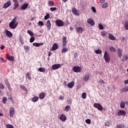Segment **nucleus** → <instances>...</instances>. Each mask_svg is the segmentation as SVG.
I'll list each match as a JSON object with an SVG mask.
<instances>
[{"mask_svg": "<svg viewBox=\"0 0 128 128\" xmlns=\"http://www.w3.org/2000/svg\"><path fill=\"white\" fill-rule=\"evenodd\" d=\"M70 106L68 105L65 106V108H64L65 112H70Z\"/></svg>", "mask_w": 128, "mask_h": 128, "instance_id": "32", "label": "nucleus"}, {"mask_svg": "<svg viewBox=\"0 0 128 128\" xmlns=\"http://www.w3.org/2000/svg\"><path fill=\"white\" fill-rule=\"evenodd\" d=\"M0 88L1 90H4V84L2 82H0Z\"/></svg>", "mask_w": 128, "mask_h": 128, "instance_id": "50", "label": "nucleus"}, {"mask_svg": "<svg viewBox=\"0 0 128 128\" xmlns=\"http://www.w3.org/2000/svg\"><path fill=\"white\" fill-rule=\"evenodd\" d=\"M108 4L106 2L104 4L102 5V8H108Z\"/></svg>", "mask_w": 128, "mask_h": 128, "instance_id": "44", "label": "nucleus"}, {"mask_svg": "<svg viewBox=\"0 0 128 128\" xmlns=\"http://www.w3.org/2000/svg\"><path fill=\"white\" fill-rule=\"evenodd\" d=\"M100 4H104L106 2V0H100Z\"/></svg>", "mask_w": 128, "mask_h": 128, "instance_id": "62", "label": "nucleus"}, {"mask_svg": "<svg viewBox=\"0 0 128 128\" xmlns=\"http://www.w3.org/2000/svg\"><path fill=\"white\" fill-rule=\"evenodd\" d=\"M8 100V98L4 97L2 98V102L3 104H6V100Z\"/></svg>", "mask_w": 128, "mask_h": 128, "instance_id": "49", "label": "nucleus"}, {"mask_svg": "<svg viewBox=\"0 0 128 128\" xmlns=\"http://www.w3.org/2000/svg\"><path fill=\"white\" fill-rule=\"evenodd\" d=\"M46 26L48 30H50V28H52V24L50 23V20H47Z\"/></svg>", "mask_w": 128, "mask_h": 128, "instance_id": "10", "label": "nucleus"}, {"mask_svg": "<svg viewBox=\"0 0 128 128\" xmlns=\"http://www.w3.org/2000/svg\"><path fill=\"white\" fill-rule=\"evenodd\" d=\"M128 60V57L127 55H125L122 56V62H126Z\"/></svg>", "mask_w": 128, "mask_h": 128, "instance_id": "30", "label": "nucleus"}, {"mask_svg": "<svg viewBox=\"0 0 128 128\" xmlns=\"http://www.w3.org/2000/svg\"><path fill=\"white\" fill-rule=\"evenodd\" d=\"M117 54L119 58H120L122 56V50L120 48H118V52Z\"/></svg>", "mask_w": 128, "mask_h": 128, "instance_id": "15", "label": "nucleus"}, {"mask_svg": "<svg viewBox=\"0 0 128 128\" xmlns=\"http://www.w3.org/2000/svg\"><path fill=\"white\" fill-rule=\"evenodd\" d=\"M60 68V64H54L52 66V68L53 70H58Z\"/></svg>", "mask_w": 128, "mask_h": 128, "instance_id": "11", "label": "nucleus"}, {"mask_svg": "<svg viewBox=\"0 0 128 128\" xmlns=\"http://www.w3.org/2000/svg\"><path fill=\"white\" fill-rule=\"evenodd\" d=\"M107 32L106 31H102L101 32V36H106Z\"/></svg>", "mask_w": 128, "mask_h": 128, "instance_id": "45", "label": "nucleus"}, {"mask_svg": "<svg viewBox=\"0 0 128 128\" xmlns=\"http://www.w3.org/2000/svg\"><path fill=\"white\" fill-rule=\"evenodd\" d=\"M98 26L100 30H102L104 28V26L101 24H98Z\"/></svg>", "mask_w": 128, "mask_h": 128, "instance_id": "51", "label": "nucleus"}, {"mask_svg": "<svg viewBox=\"0 0 128 128\" xmlns=\"http://www.w3.org/2000/svg\"><path fill=\"white\" fill-rule=\"evenodd\" d=\"M122 92H128V86H125L122 88Z\"/></svg>", "mask_w": 128, "mask_h": 128, "instance_id": "37", "label": "nucleus"}, {"mask_svg": "<svg viewBox=\"0 0 128 128\" xmlns=\"http://www.w3.org/2000/svg\"><path fill=\"white\" fill-rule=\"evenodd\" d=\"M4 46H2L0 47V50H4Z\"/></svg>", "mask_w": 128, "mask_h": 128, "instance_id": "64", "label": "nucleus"}, {"mask_svg": "<svg viewBox=\"0 0 128 128\" xmlns=\"http://www.w3.org/2000/svg\"><path fill=\"white\" fill-rule=\"evenodd\" d=\"M126 114V111L120 110L118 112V116H124Z\"/></svg>", "mask_w": 128, "mask_h": 128, "instance_id": "14", "label": "nucleus"}, {"mask_svg": "<svg viewBox=\"0 0 128 128\" xmlns=\"http://www.w3.org/2000/svg\"><path fill=\"white\" fill-rule=\"evenodd\" d=\"M6 36H8V38H12V32H10V31H9L8 30H6Z\"/></svg>", "mask_w": 128, "mask_h": 128, "instance_id": "13", "label": "nucleus"}, {"mask_svg": "<svg viewBox=\"0 0 128 128\" xmlns=\"http://www.w3.org/2000/svg\"><path fill=\"white\" fill-rule=\"evenodd\" d=\"M72 70L74 72H80L81 68L80 66H75Z\"/></svg>", "mask_w": 128, "mask_h": 128, "instance_id": "7", "label": "nucleus"}, {"mask_svg": "<svg viewBox=\"0 0 128 128\" xmlns=\"http://www.w3.org/2000/svg\"><path fill=\"white\" fill-rule=\"evenodd\" d=\"M56 24L58 26H64V22L62 20H58L56 21Z\"/></svg>", "mask_w": 128, "mask_h": 128, "instance_id": "5", "label": "nucleus"}, {"mask_svg": "<svg viewBox=\"0 0 128 128\" xmlns=\"http://www.w3.org/2000/svg\"><path fill=\"white\" fill-rule=\"evenodd\" d=\"M82 98H83V100H86V93L83 92L82 94Z\"/></svg>", "mask_w": 128, "mask_h": 128, "instance_id": "38", "label": "nucleus"}, {"mask_svg": "<svg viewBox=\"0 0 128 128\" xmlns=\"http://www.w3.org/2000/svg\"><path fill=\"white\" fill-rule=\"evenodd\" d=\"M64 96H60L59 97V100H64Z\"/></svg>", "mask_w": 128, "mask_h": 128, "instance_id": "60", "label": "nucleus"}, {"mask_svg": "<svg viewBox=\"0 0 128 128\" xmlns=\"http://www.w3.org/2000/svg\"><path fill=\"white\" fill-rule=\"evenodd\" d=\"M94 108H98V110H104V108H102V106L99 103H94Z\"/></svg>", "mask_w": 128, "mask_h": 128, "instance_id": "4", "label": "nucleus"}, {"mask_svg": "<svg viewBox=\"0 0 128 128\" xmlns=\"http://www.w3.org/2000/svg\"><path fill=\"white\" fill-rule=\"evenodd\" d=\"M99 82H100V84H104V81L102 80H100Z\"/></svg>", "mask_w": 128, "mask_h": 128, "instance_id": "61", "label": "nucleus"}, {"mask_svg": "<svg viewBox=\"0 0 128 128\" xmlns=\"http://www.w3.org/2000/svg\"><path fill=\"white\" fill-rule=\"evenodd\" d=\"M48 18H50V14L47 13L46 14V16H44V19L45 20H48Z\"/></svg>", "mask_w": 128, "mask_h": 128, "instance_id": "43", "label": "nucleus"}, {"mask_svg": "<svg viewBox=\"0 0 128 128\" xmlns=\"http://www.w3.org/2000/svg\"><path fill=\"white\" fill-rule=\"evenodd\" d=\"M19 40L22 44H24V40H22V36L20 37Z\"/></svg>", "mask_w": 128, "mask_h": 128, "instance_id": "47", "label": "nucleus"}, {"mask_svg": "<svg viewBox=\"0 0 128 128\" xmlns=\"http://www.w3.org/2000/svg\"><path fill=\"white\" fill-rule=\"evenodd\" d=\"M124 128V125L122 124H118L116 127V128Z\"/></svg>", "mask_w": 128, "mask_h": 128, "instance_id": "31", "label": "nucleus"}, {"mask_svg": "<svg viewBox=\"0 0 128 128\" xmlns=\"http://www.w3.org/2000/svg\"><path fill=\"white\" fill-rule=\"evenodd\" d=\"M109 49L111 52H116V49L114 46L110 47Z\"/></svg>", "mask_w": 128, "mask_h": 128, "instance_id": "25", "label": "nucleus"}, {"mask_svg": "<svg viewBox=\"0 0 128 128\" xmlns=\"http://www.w3.org/2000/svg\"><path fill=\"white\" fill-rule=\"evenodd\" d=\"M28 3L24 4L21 6V10H26L28 8Z\"/></svg>", "mask_w": 128, "mask_h": 128, "instance_id": "21", "label": "nucleus"}, {"mask_svg": "<svg viewBox=\"0 0 128 128\" xmlns=\"http://www.w3.org/2000/svg\"><path fill=\"white\" fill-rule=\"evenodd\" d=\"M6 86H7L8 90L10 92H12V88L10 87V84L9 85H7Z\"/></svg>", "mask_w": 128, "mask_h": 128, "instance_id": "58", "label": "nucleus"}, {"mask_svg": "<svg viewBox=\"0 0 128 128\" xmlns=\"http://www.w3.org/2000/svg\"><path fill=\"white\" fill-rule=\"evenodd\" d=\"M27 34H28L30 36H34V32H32L30 30H28Z\"/></svg>", "mask_w": 128, "mask_h": 128, "instance_id": "36", "label": "nucleus"}, {"mask_svg": "<svg viewBox=\"0 0 128 128\" xmlns=\"http://www.w3.org/2000/svg\"><path fill=\"white\" fill-rule=\"evenodd\" d=\"M45 96H46V94H44V93H40L39 94V98H40V100H44Z\"/></svg>", "mask_w": 128, "mask_h": 128, "instance_id": "26", "label": "nucleus"}, {"mask_svg": "<svg viewBox=\"0 0 128 128\" xmlns=\"http://www.w3.org/2000/svg\"><path fill=\"white\" fill-rule=\"evenodd\" d=\"M16 22V17H14L9 24V27L10 28H12V30H14L15 28H16L18 23Z\"/></svg>", "mask_w": 128, "mask_h": 128, "instance_id": "2", "label": "nucleus"}, {"mask_svg": "<svg viewBox=\"0 0 128 128\" xmlns=\"http://www.w3.org/2000/svg\"><path fill=\"white\" fill-rule=\"evenodd\" d=\"M6 126L7 128H14V126H12V125L10 124H7L6 125Z\"/></svg>", "mask_w": 128, "mask_h": 128, "instance_id": "48", "label": "nucleus"}, {"mask_svg": "<svg viewBox=\"0 0 128 128\" xmlns=\"http://www.w3.org/2000/svg\"><path fill=\"white\" fill-rule=\"evenodd\" d=\"M10 118H14V107H11L10 110Z\"/></svg>", "mask_w": 128, "mask_h": 128, "instance_id": "9", "label": "nucleus"}, {"mask_svg": "<svg viewBox=\"0 0 128 128\" xmlns=\"http://www.w3.org/2000/svg\"><path fill=\"white\" fill-rule=\"evenodd\" d=\"M120 106L121 108H124V107L126 106V104H124V102H122L120 104Z\"/></svg>", "mask_w": 128, "mask_h": 128, "instance_id": "42", "label": "nucleus"}, {"mask_svg": "<svg viewBox=\"0 0 128 128\" xmlns=\"http://www.w3.org/2000/svg\"><path fill=\"white\" fill-rule=\"evenodd\" d=\"M90 74H88L85 75L83 78V80H84V82H88V80H90Z\"/></svg>", "mask_w": 128, "mask_h": 128, "instance_id": "22", "label": "nucleus"}, {"mask_svg": "<svg viewBox=\"0 0 128 128\" xmlns=\"http://www.w3.org/2000/svg\"><path fill=\"white\" fill-rule=\"evenodd\" d=\"M92 10L93 12H96V8L92 6Z\"/></svg>", "mask_w": 128, "mask_h": 128, "instance_id": "59", "label": "nucleus"}, {"mask_svg": "<svg viewBox=\"0 0 128 128\" xmlns=\"http://www.w3.org/2000/svg\"><path fill=\"white\" fill-rule=\"evenodd\" d=\"M104 58L106 62H110V56L107 51L104 52Z\"/></svg>", "mask_w": 128, "mask_h": 128, "instance_id": "3", "label": "nucleus"}, {"mask_svg": "<svg viewBox=\"0 0 128 128\" xmlns=\"http://www.w3.org/2000/svg\"><path fill=\"white\" fill-rule=\"evenodd\" d=\"M38 70L39 72H46V68H40L38 69Z\"/></svg>", "mask_w": 128, "mask_h": 128, "instance_id": "33", "label": "nucleus"}, {"mask_svg": "<svg viewBox=\"0 0 128 128\" xmlns=\"http://www.w3.org/2000/svg\"><path fill=\"white\" fill-rule=\"evenodd\" d=\"M67 86L69 88H72L74 86V81H72V82L68 83Z\"/></svg>", "mask_w": 128, "mask_h": 128, "instance_id": "17", "label": "nucleus"}, {"mask_svg": "<svg viewBox=\"0 0 128 128\" xmlns=\"http://www.w3.org/2000/svg\"><path fill=\"white\" fill-rule=\"evenodd\" d=\"M76 28L78 34H82V32H84V28L82 27H76Z\"/></svg>", "mask_w": 128, "mask_h": 128, "instance_id": "16", "label": "nucleus"}, {"mask_svg": "<svg viewBox=\"0 0 128 128\" xmlns=\"http://www.w3.org/2000/svg\"><path fill=\"white\" fill-rule=\"evenodd\" d=\"M4 82H5L6 86L10 85V82H8V79H6L4 80Z\"/></svg>", "mask_w": 128, "mask_h": 128, "instance_id": "54", "label": "nucleus"}, {"mask_svg": "<svg viewBox=\"0 0 128 128\" xmlns=\"http://www.w3.org/2000/svg\"><path fill=\"white\" fill-rule=\"evenodd\" d=\"M87 22L90 24V26H94L95 24L94 21L92 18H89L87 20Z\"/></svg>", "mask_w": 128, "mask_h": 128, "instance_id": "19", "label": "nucleus"}, {"mask_svg": "<svg viewBox=\"0 0 128 128\" xmlns=\"http://www.w3.org/2000/svg\"><path fill=\"white\" fill-rule=\"evenodd\" d=\"M20 88H21V90H24L25 92H28V89H26V88L23 85H20Z\"/></svg>", "mask_w": 128, "mask_h": 128, "instance_id": "40", "label": "nucleus"}, {"mask_svg": "<svg viewBox=\"0 0 128 128\" xmlns=\"http://www.w3.org/2000/svg\"><path fill=\"white\" fill-rule=\"evenodd\" d=\"M60 120H62V122H66V116L64 114H62L60 117Z\"/></svg>", "mask_w": 128, "mask_h": 128, "instance_id": "20", "label": "nucleus"}, {"mask_svg": "<svg viewBox=\"0 0 128 128\" xmlns=\"http://www.w3.org/2000/svg\"><path fill=\"white\" fill-rule=\"evenodd\" d=\"M67 44L68 41H66V37H63V38H62V46L64 48L62 50V54H66V52H68V48H66V46Z\"/></svg>", "mask_w": 128, "mask_h": 128, "instance_id": "1", "label": "nucleus"}, {"mask_svg": "<svg viewBox=\"0 0 128 128\" xmlns=\"http://www.w3.org/2000/svg\"><path fill=\"white\" fill-rule=\"evenodd\" d=\"M72 12L75 14V16H78V10L76 8H72Z\"/></svg>", "mask_w": 128, "mask_h": 128, "instance_id": "24", "label": "nucleus"}, {"mask_svg": "<svg viewBox=\"0 0 128 128\" xmlns=\"http://www.w3.org/2000/svg\"><path fill=\"white\" fill-rule=\"evenodd\" d=\"M30 42H34V36H32L30 38Z\"/></svg>", "mask_w": 128, "mask_h": 128, "instance_id": "52", "label": "nucleus"}, {"mask_svg": "<svg viewBox=\"0 0 128 128\" xmlns=\"http://www.w3.org/2000/svg\"><path fill=\"white\" fill-rule=\"evenodd\" d=\"M74 58H73V60H76V59L78 58V54L76 52L74 53Z\"/></svg>", "mask_w": 128, "mask_h": 128, "instance_id": "46", "label": "nucleus"}, {"mask_svg": "<svg viewBox=\"0 0 128 128\" xmlns=\"http://www.w3.org/2000/svg\"><path fill=\"white\" fill-rule=\"evenodd\" d=\"M58 48V44L54 43L52 48V50H56Z\"/></svg>", "mask_w": 128, "mask_h": 128, "instance_id": "23", "label": "nucleus"}, {"mask_svg": "<svg viewBox=\"0 0 128 128\" xmlns=\"http://www.w3.org/2000/svg\"><path fill=\"white\" fill-rule=\"evenodd\" d=\"M38 100V96H34L32 98V102H36Z\"/></svg>", "mask_w": 128, "mask_h": 128, "instance_id": "28", "label": "nucleus"}, {"mask_svg": "<svg viewBox=\"0 0 128 128\" xmlns=\"http://www.w3.org/2000/svg\"><path fill=\"white\" fill-rule=\"evenodd\" d=\"M6 58L8 60H11L12 62L14 60V56H10L8 54H6Z\"/></svg>", "mask_w": 128, "mask_h": 128, "instance_id": "12", "label": "nucleus"}, {"mask_svg": "<svg viewBox=\"0 0 128 128\" xmlns=\"http://www.w3.org/2000/svg\"><path fill=\"white\" fill-rule=\"evenodd\" d=\"M124 82L126 84H128V80H125Z\"/></svg>", "mask_w": 128, "mask_h": 128, "instance_id": "63", "label": "nucleus"}, {"mask_svg": "<svg viewBox=\"0 0 128 128\" xmlns=\"http://www.w3.org/2000/svg\"><path fill=\"white\" fill-rule=\"evenodd\" d=\"M38 26H44V22H42V21H39L38 23Z\"/></svg>", "mask_w": 128, "mask_h": 128, "instance_id": "55", "label": "nucleus"}, {"mask_svg": "<svg viewBox=\"0 0 128 128\" xmlns=\"http://www.w3.org/2000/svg\"><path fill=\"white\" fill-rule=\"evenodd\" d=\"M33 46H36V47H38V46H43L44 45V43H33L32 44Z\"/></svg>", "mask_w": 128, "mask_h": 128, "instance_id": "27", "label": "nucleus"}, {"mask_svg": "<svg viewBox=\"0 0 128 128\" xmlns=\"http://www.w3.org/2000/svg\"><path fill=\"white\" fill-rule=\"evenodd\" d=\"M104 124H105L106 126H110V122H107L104 123Z\"/></svg>", "mask_w": 128, "mask_h": 128, "instance_id": "56", "label": "nucleus"}, {"mask_svg": "<svg viewBox=\"0 0 128 128\" xmlns=\"http://www.w3.org/2000/svg\"><path fill=\"white\" fill-rule=\"evenodd\" d=\"M56 10V7H53V8H50V10H51V12H54V10Z\"/></svg>", "mask_w": 128, "mask_h": 128, "instance_id": "57", "label": "nucleus"}, {"mask_svg": "<svg viewBox=\"0 0 128 128\" xmlns=\"http://www.w3.org/2000/svg\"><path fill=\"white\" fill-rule=\"evenodd\" d=\"M86 124H90V122H92L90 121V119H86Z\"/></svg>", "mask_w": 128, "mask_h": 128, "instance_id": "53", "label": "nucleus"}, {"mask_svg": "<svg viewBox=\"0 0 128 128\" xmlns=\"http://www.w3.org/2000/svg\"><path fill=\"white\" fill-rule=\"evenodd\" d=\"M102 52V51L101 50H95V54H100Z\"/></svg>", "mask_w": 128, "mask_h": 128, "instance_id": "41", "label": "nucleus"}, {"mask_svg": "<svg viewBox=\"0 0 128 128\" xmlns=\"http://www.w3.org/2000/svg\"><path fill=\"white\" fill-rule=\"evenodd\" d=\"M14 2V7L13 8L14 10H16V8H18L20 6V4L18 3V0H13Z\"/></svg>", "mask_w": 128, "mask_h": 128, "instance_id": "6", "label": "nucleus"}, {"mask_svg": "<svg viewBox=\"0 0 128 128\" xmlns=\"http://www.w3.org/2000/svg\"><path fill=\"white\" fill-rule=\"evenodd\" d=\"M10 6H12V2L8 1L4 4L3 8H8Z\"/></svg>", "mask_w": 128, "mask_h": 128, "instance_id": "8", "label": "nucleus"}, {"mask_svg": "<svg viewBox=\"0 0 128 128\" xmlns=\"http://www.w3.org/2000/svg\"><path fill=\"white\" fill-rule=\"evenodd\" d=\"M108 39L110 40H116V38L114 37V35H112V34L109 33L108 34Z\"/></svg>", "mask_w": 128, "mask_h": 128, "instance_id": "18", "label": "nucleus"}, {"mask_svg": "<svg viewBox=\"0 0 128 128\" xmlns=\"http://www.w3.org/2000/svg\"><path fill=\"white\" fill-rule=\"evenodd\" d=\"M48 5L49 6H54V3L52 1L50 0L48 2Z\"/></svg>", "mask_w": 128, "mask_h": 128, "instance_id": "34", "label": "nucleus"}, {"mask_svg": "<svg viewBox=\"0 0 128 128\" xmlns=\"http://www.w3.org/2000/svg\"><path fill=\"white\" fill-rule=\"evenodd\" d=\"M24 50L26 52H30V46H24Z\"/></svg>", "mask_w": 128, "mask_h": 128, "instance_id": "39", "label": "nucleus"}, {"mask_svg": "<svg viewBox=\"0 0 128 128\" xmlns=\"http://www.w3.org/2000/svg\"><path fill=\"white\" fill-rule=\"evenodd\" d=\"M26 78L28 80H32V77L30 76V72H27L26 74Z\"/></svg>", "mask_w": 128, "mask_h": 128, "instance_id": "29", "label": "nucleus"}, {"mask_svg": "<svg viewBox=\"0 0 128 128\" xmlns=\"http://www.w3.org/2000/svg\"><path fill=\"white\" fill-rule=\"evenodd\" d=\"M125 30H128V20L126 21L125 24H124Z\"/></svg>", "mask_w": 128, "mask_h": 128, "instance_id": "35", "label": "nucleus"}]
</instances>
